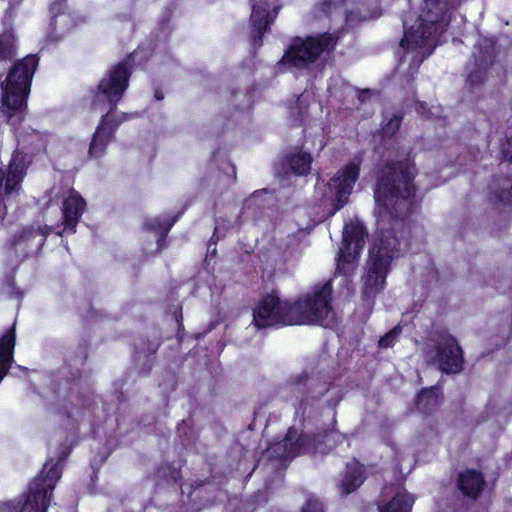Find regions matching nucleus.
I'll list each match as a JSON object with an SVG mask.
<instances>
[{
	"label": "nucleus",
	"instance_id": "bb28decb",
	"mask_svg": "<svg viewBox=\"0 0 512 512\" xmlns=\"http://www.w3.org/2000/svg\"><path fill=\"white\" fill-rule=\"evenodd\" d=\"M320 9L326 15H332L333 13H337L340 16L345 17L346 19H348L352 15L351 12H348L344 5V1L342 0L338 2L327 0L320 5Z\"/></svg>",
	"mask_w": 512,
	"mask_h": 512
},
{
	"label": "nucleus",
	"instance_id": "4be33fe9",
	"mask_svg": "<svg viewBox=\"0 0 512 512\" xmlns=\"http://www.w3.org/2000/svg\"><path fill=\"white\" fill-rule=\"evenodd\" d=\"M414 498L405 491H397L394 496L385 501L381 500L378 504L379 512H411Z\"/></svg>",
	"mask_w": 512,
	"mask_h": 512
},
{
	"label": "nucleus",
	"instance_id": "f257e3e1",
	"mask_svg": "<svg viewBox=\"0 0 512 512\" xmlns=\"http://www.w3.org/2000/svg\"><path fill=\"white\" fill-rule=\"evenodd\" d=\"M415 167L406 160L386 165L377 182L374 198L379 206L378 239L369 251L367 272L363 277V296L375 298L386 284L392 262L400 258L406 247L396 236V229L410 214L413 206Z\"/></svg>",
	"mask_w": 512,
	"mask_h": 512
},
{
	"label": "nucleus",
	"instance_id": "cd10ccee",
	"mask_svg": "<svg viewBox=\"0 0 512 512\" xmlns=\"http://www.w3.org/2000/svg\"><path fill=\"white\" fill-rule=\"evenodd\" d=\"M312 439H315V445L318 449H313L310 452H320L324 453V449L321 447L322 443H325V446H328V448H331V445H328V442L334 441L335 439H342L344 440L345 437L338 432L330 431L328 433H325L324 435H317V436H310Z\"/></svg>",
	"mask_w": 512,
	"mask_h": 512
},
{
	"label": "nucleus",
	"instance_id": "aec40b11",
	"mask_svg": "<svg viewBox=\"0 0 512 512\" xmlns=\"http://www.w3.org/2000/svg\"><path fill=\"white\" fill-rule=\"evenodd\" d=\"M85 200L75 191L63 202L64 231L75 232V227L82 216L85 208Z\"/></svg>",
	"mask_w": 512,
	"mask_h": 512
},
{
	"label": "nucleus",
	"instance_id": "f704fd0d",
	"mask_svg": "<svg viewBox=\"0 0 512 512\" xmlns=\"http://www.w3.org/2000/svg\"><path fill=\"white\" fill-rule=\"evenodd\" d=\"M155 98H156L157 100H162V99L164 98V95L162 94V92H161V91L156 90V91H155Z\"/></svg>",
	"mask_w": 512,
	"mask_h": 512
},
{
	"label": "nucleus",
	"instance_id": "412c9836",
	"mask_svg": "<svg viewBox=\"0 0 512 512\" xmlns=\"http://www.w3.org/2000/svg\"><path fill=\"white\" fill-rule=\"evenodd\" d=\"M312 156L310 153L295 149L285 155L282 160L284 176L292 173L296 176H306L310 173Z\"/></svg>",
	"mask_w": 512,
	"mask_h": 512
},
{
	"label": "nucleus",
	"instance_id": "f8f14e48",
	"mask_svg": "<svg viewBox=\"0 0 512 512\" xmlns=\"http://www.w3.org/2000/svg\"><path fill=\"white\" fill-rule=\"evenodd\" d=\"M315 439L310 435L300 434L296 429L290 428L282 441L273 443L266 450L267 458L285 460L300 454L310 453L318 449Z\"/></svg>",
	"mask_w": 512,
	"mask_h": 512
},
{
	"label": "nucleus",
	"instance_id": "423d86ee",
	"mask_svg": "<svg viewBox=\"0 0 512 512\" xmlns=\"http://www.w3.org/2000/svg\"><path fill=\"white\" fill-rule=\"evenodd\" d=\"M336 43L337 38L329 33L305 39L296 37L283 55L281 63L290 68L304 69L314 63L322 53L332 51Z\"/></svg>",
	"mask_w": 512,
	"mask_h": 512
},
{
	"label": "nucleus",
	"instance_id": "a211bd4d",
	"mask_svg": "<svg viewBox=\"0 0 512 512\" xmlns=\"http://www.w3.org/2000/svg\"><path fill=\"white\" fill-rule=\"evenodd\" d=\"M270 5H252L251 13V37L256 45H261V40L270 22L276 17L277 7H273V14L269 11Z\"/></svg>",
	"mask_w": 512,
	"mask_h": 512
},
{
	"label": "nucleus",
	"instance_id": "e433bc0d",
	"mask_svg": "<svg viewBox=\"0 0 512 512\" xmlns=\"http://www.w3.org/2000/svg\"><path fill=\"white\" fill-rule=\"evenodd\" d=\"M157 349H158V344H153L151 347H149V349H148V350H149V352H150L151 354H153V353H155V352H156V350H157Z\"/></svg>",
	"mask_w": 512,
	"mask_h": 512
},
{
	"label": "nucleus",
	"instance_id": "72a5a7b5",
	"mask_svg": "<svg viewBox=\"0 0 512 512\" xmlns=\"http://www.w3.org/2000/svg\"><path fill=\"white\" fill-rule=\"evenodd\" d=\"M356 93H357L358 99L361 103L365 102L370 97V91L368 89L362 90V91H357Z\"/></svg>",
	"mask_w": 512,
	"mask_h": 512
},
{
	"label": "nucleus",
	"instance_id": "9d476101",
	"mask_svg": "<svg viewBox=\"0 0 512 512\" xmlns=\"http://www.w3.org/2000/svg\"><path fill=\"white\" fill-rule=\"evenodd\" d=\"M360 164V158H354L328 182L323 198L333 206L329 213L331 216L347 203L348 197L359 177Z\"/></svg>",
	"mask_w": 512,
	"mask_h": 512
},
{
	"label": "nucleus",
	"instance_id": "c756f323",
	"mask_svg": "<svg viewBox=\"0 0 512 512\" xmlns=\"http://www.w3.org/2000/svg\"><path fill=\"white\" fill-rule=\"evenodd\" d=\"M402 328L400 325L395 326L392 330L380 338L378 344L381 348H388L393 346L398 336L401 334Z\"/></svg>",
	"mask_w": 512,
	"mask_h": 512
},
{
	"label": "nucleus",
	"instance_id": "a878e982",
	"mask_svg": "<svg viewBox=\"0 0 512 512\" xmlns=\"http://www.w3.org/2000/svg\"><path fill=\"white\" fill-rule=\"evenodd\" d=\"M16 37L12 29L3 31L0 34V61H7L16 55Z\"/></svg>",
	"mask_w": 512,
	"mask_h": 512
},
{
	"label": "nucleus",
	"instance_id": "393cba45",
	"mask_svg": "<svg viewBox=\"0 0 512 512\" xmlns=\"http://www.w3.org/2000/svg\"><path fill=\"white\" fill-rule=\"evenodd\" d=\"M438 404L439 390L436 387L425 389L418 394L416 406L421 413H431Z\"/></svg>",
	"mask_w": 512,
	"mask_h": 512
},
{
	"label": "nucleus",
	"instance_id": "b1692460",
	"mask_svg": "<svg viewBox=\"0 0 512 512\" xmlns=\"http://www.w3.org/2000/svg\"><path fill=\"white\" fill-rule=\"evenodd\" d=\"M363 469L358 463L347 465V471L342 480V489L344 494H349L356 490L363 483Z\"/></svg>",
	"mask_w": 512,
	"mask_h": 512
},
{
	"label": "nucleus",
	"instance_id": "c85d7f7f",
	"mask_svg": "<svg viewBox=\"0 0 512 512\" xmlns=\"http://www.w3.org/2000/svg\"><path fill=\"white\" fill-rule=\"evenodd\" d=\"M312 439H315V445L318 449H313L310 452H320L324 453V449L321 447L322 443H325V446H328V448H331V445H328V442L334 441L335 439H342L344 440L345 437L338 432L330 431L328 433H325L324 435H317V436H310Z\"/></svg>",
	"mask_w": 512,
	"mask_h": 512
},
{
	"label": "nucleus",
	"instance_id": "4468645a",
	"mask_svg": "<svg viewBox=\"0 0 512 512\" xmlns=\"http://www.w3.org/2000/svg\"><path fill=\"white\" fill-rule=\"evenodd\" d=\"M288 389L299 399L297 412L305 413L307 406L329 391V383L320 375L301 374L288 384Z\"/></svg>",
	"mask_w": 512,
	"mask_h": 512
},
{
	"label": "nucleus",
	"instance_id": "5701e85b",
	"mask_svg": "<svg viewBox=\"0 0 512 512\" xmlns=\"http://www.w3.org/2000/svg\"><path fill=\"white\" fill-rule=\"evenodd\" d=\"M178 216L174 217H156L148 220L145 223V227L153 232L159 233L160 236L157 239V251H161L164 248V242L167 234L176 223Z\"/></svg>",
	"mask_w": 512,
	"mask_h": 512
},
{
	"label": "nucleus",
	"instance_id": "ddd939ff",
	"mask_svg": "<svg viewBox=\"0 0 512 512\" xmlns=\"http://www.w3.org/2000/svg\"><path fill=\"white\" fill-rule=\"evenodd\" d=\"M472 57L473 61L467 66V85L474 90L487 78V71L494 60V43L487 38L479 39L474 46Z\"/></svg>",
	"mask_w": 512,
	"mask_h": 512
},
{
	"label": "nucleus",
	"instance_id": "6e6552de",
	"mask_svg": "<svg viewBox=\"0 0 512 512\" xmlns=\"http://www.w3.org/2000/svg\"><path fill=\"white\" fill-rule=\"evenodd\" d=\"M332 294L331 282L321 287H315L305 294L292 306L296 316V324H323L332 312L330 300Z\"/></svg>",
	"mask_w": 512,
	"mask_h": 512
},
{
	"label": "nucleus",
	"instance_id": "2eb2a0df",
	"mask_svg": "<svg viewBox=\"0 0 512 512\" xmlns=\"http://www.w3.org/2000/svg\"><path fill=\"white\" fill-rule=\"evenodd\" d=\"M504 158L512 161V138H509L502 149ZM487 202L493 209L502 211L512 207V176L497 175L488 186Z\"/></svg>",
	"mask_w": 512,
	"mask_h": 512
},
{
	"label": "nucleus",
	"instance_id": "1a4fd4ad",
	"mask_svg": "<svg viewBox=\"0 0 512 512\" xmlns=\"http://www.w3.org/2000/svg\"><path fill=\"white\" fill-rule=\"evenodd\" d=\"M293 307L276 295H267L253 310V322L257 328L296 324Z\"/></svg>",
	"mask_w": 512,
	"mask_h": 512
},
{
	"label": "nucleus",
	"instance_id": "0eeeda50",
	"mask_svg": "<svg viewBox=\"0 0 512 512\" xmlns=\"http://www.w3.org/2000/svg\"><path fill=\"white\" fill-rule=\"evenodd\" d=\"M60 475L57 465L49 466L46 463L40 476L30 483L29 493L21 508L7 505L0 512H46L52 491Z\"/></svg>",
	"mask_w": 512,
	"mask_h": 512
},
{
	"label": "nucleus",
	"instance_id": "c9c22d12",
	"mask_svg": "<svg viewBox=\"0 0 512 512\" xmlns=\"http://www.w3.org/2000/svg\"><path fill=\"white\" fill-rule=\"evenodd\" d=\"M229 168L231 169L232 171V174H233V180L235 181L236 180V167L235 165L233 164H229Z\"/></svg>",
	"mask_w": 512,
	"mask_h": 512
},
{
	"label": "nucleus",
	"instance_id": "f03ea898",
	"mask_svg": "<svg viewBox=\"0 0 512 512\" xmlns=\"http://www.w3.org/2000/svg\"><path fill=\"white\" fill-rule=\"evenodd\" d=\"M131 72L126 62H120L115 65L98 84L97 92L94 95L93 108H108L107 113L102 116V121L97 127L90 147L89 154L98 158L102 156L111 141L118 124L122 121L111 124L110 113L116 108L117 102L121 99L124 91L128 87Z\"/></svg>",
	"mask_w": 512,
	"mask_h": 512
},
{
	"label": "nucleus",
	"instance_id": "4c0bfd02",
	"mask_svg": "<svg viewBox=\"0 0 512 512\" xmlns=\"http://www.w3.org/2000/svg\"><path fill=\"white\" fill-rule=\"evenodd\" d=\"M218 231H219V225H218V223H217V224H216V226H215V232H214V234L218 233Z\"/></svg>",
	"mask_w": 512,
	"mask_h": 512
},
{
	"label": "nucleus",
	"instance_id": "39448f33",
	"mask_svg": "<svg viewBox=\"0 0 512 512\" xmlns=\"http://www.w3.org/2000/svg\"><path fill=\"white\" fill-rule=\"evenodd\" d=\"M403 25L406 30L400 46L405 50L404 58H409V70L414 73L421 63L432 54L442 33L428 27V24L419 17L410 27L406 20L403 21Z\"/></svg>",
	"mask_w": 512,
	"mask_h": 512
},
{
	"label": "nucleus",
	"instance_id": "7ed1b4c3",
	"mask_svg": "<svg viewBox=\"0 0 512 512\" xmlns=\"http://www.w3.org/2000/svg\"><path fill=\"white\" fill-rule=\"evenodd\" d=\"M37 66L36 55H27L13 65L1 82V112L6 115L8 123L13 127L20 124L23 119L31 80Z\"/></svg>",
	"mask_w": 512,
	"mask_h": 512
},
{
	"label": "nucleus",
	"instance_id": "473e14b6",
	"mask_svg": "<svg viewBox=\"0 0 512 512\" xmlns=\"http://www.w3.org/2000/svg\"><path fill=\"white\" fill-rule=\"evenodd\" d=\"M401 124V117L393 116L383 127V132L387 136H392L399 129Z\"/></svg>",
	"mask_w": 512,
	"mask_h": 512
},
{
	"label": "nucleus",
	"instance_id": "f3484780",
	"mask_svg": "<svg viewBox=\"0 0 512 512\" xmlns=\"http://www.w3.org/2000/svg\"><path fill=\"white\" fill-rule=\"evenodd\" d=\"M50 229L45 228H25L15 239L14 249L23 258L31 254L38 253L45 243Z\"/></svg>",
	"mask_w": 512,
	"mask_h": 512
},
{
	"label": "nucleus",
	"instance_id": "2f4dec72",
	"mask_svg": "<svg viewBox=\"0 0 512 512\" xmlns=\"http://www.w3.org/2000/svg\"><path fill=\"white\" fill-rule=\"evenodd\" d=\"M70 22V16L67 14H60L55 15V17L51 21V26L54 31H61L62 33L65 32L67 29H64V26H66Z\"/></svg>",
	"mask_w": 512,
	"mask_h": 512
},
{
	"label": "nucleus",
	"instance_id": "7c9ffc66",
	"mask_svg": "<svg viewBox=\"0 0 512 512\" xmlns=\"http://www.w3.org/2000/svg\"><path fill=\"white\" fill-rule=\"evenodd\" d=\"M301 512H325L323 504L315 497H309L302 506Z\"/></svg>",
	"mask_w": 512,
	"mask_h": 512
},
{
	"label": "nucleus",
	"instance_id": "6ab92c4d",
	"mask_svg": "<svg viewBox=\"0 0 512 512\" xmlns=\"http://www.w3.org/2000/svg\"><path fill=\"white\" fill-rule=\"evenodd\" d=\"M486 481L484 475L475 469H466L458 475L457 487L463 496L477 500L481 495Z\"/></svg>",
	"mask_w": 512,
	"mask_h": 512
},
{
	"label": "nucleus",
	"instance_id": "dca6fc26",
	"mask_svg": "<svg viewBox=\"0 0 512 512\" xmlns=\"http://www.w3.org/2000/svg\"><path fill=\"white\" fill-rule=\"evenodd\" d=\"M463 0H424L419 18L428 27L443 33L450 23L452 12Z\"/></svg>",
	"mask_w": 512,
	"mask_h": 512
},
{
	"label": "nucleus",
	"instance_id": "20e7f679",
	"mask_svg": "<svg viewBox=\"0 0 512 512\" xmlns=\"http://www.w3.org/2000/svg\"><path fill=\"white\" fill-rule=\"evenodd\" d=\"M427 362L435 364L445 374H457L463 369V351L457 340L446 330H437L423 347Z\"/></svg>",
	"mask_w": 512,
	"mask_h": 512
},
{
	"label": "nucleus",
	"instance_id": "9b49d317",
	"mask_svg": "<svg viewBox=\"0 0 512 512\" xmlns=\"http://www.w3.org/2000/svg\"><path fill=\"white\" fill-rule=\"evenodd\" d=\"M366 236L367 232L359 222H351L344 226L343 243L337 259L338 273L347 274L352 269L353 261L364 247Z\"/></svg>",
	"mask_w": 512,
	"mask_h": 512
}]
</instances>
